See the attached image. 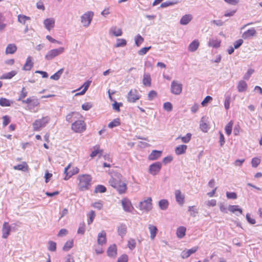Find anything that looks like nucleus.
<instances>
[{"label": "nucleus", "instance_id": "58836bf2", "mask_svg": "<svg viewBox=\"0 0 262 262\" xmlns=\"http://www.w3.org/2000/svg\"><path fill=\"white\" fill-rule=\"evenodd\" d=\"M27 95H28L27 91L26 90V89L25 87H23L21 89V90L19 93V97H18V99H17V100L18 101L22 102V101L24 100V99L27 97Z\"/></svg>", "mask_w": 262, "mask_h": 262}, {"label": "nucleus", "instance_id": "a18cd8bd", "mask_svg": "<svg viewBox=\"0 0 262 262\" xmlns=\"http://www.w3.org/2000/svg\"><path fill=\"white\" fill-rule=\"evenodd\" d=\"M110 32L115 36H120L122 35V30L116 27L112 28L110 30Z\"/></svg>", "mask_w": 262, "mask_h": 262}, {"label": "nucleus", "instance_id": "f8f14e48", "mask_svg": "<svg viewBox=\"0 0 262 262\" xmlns=\"http://www.w3.org/2000/svg\"><path fill=\"white\" fill-rule=\"evenodd\" d=\"M71 167V164H69L65 168L64 170V173L66 174V176L64 178L65 180H68L72 176L78 173L79 171V169L78 167H75L72 169V170L68 171V169H70Z\"/></svg>", "mask_w": 262, "mask_h": 262}, {"label": "nucleus", "instance_id": "3c124183", "mask_svg": "<svg viewBox=\"0 0 262 262\" xmlns=\"http://www.w3.org/2000/svg\"><path fill=\"white\" fill-rule=\"evenodd\" d=\"M127 42L125 39L123 38H118L117 39V43L115 45L116 48H119L121 47H124L126 45Z\"/></svg>", "mask_w": 262, "mask_h": 262}, {"label": "nucleus", "instance_id": "79ce46f5", "mask_svg": "<svg viewBox=\"0 0 262 262\" xmlns=\"http://www.w3.org/2000/svg\"><path fill=\"white\" fill-rule=\"evenodd\" d=\"M13 102L5 98H0V105L2 106H9Z\"/></svg>", "mask_w": 262, "mask_h": 262}, {"label": "nucleus", "instance_id": "0e129e2a", "mask_svg": "<svg viewBox=\"0 0 262 262\" xmlns=\"http://www.w3.org/2000/svg\"><path fill=\"white\" fill-rule=\"evenodd\" d=\"M136 243L134 239H130L128 241L127 246L130 250H133L136 247Z\"/></svg>", "mask_w": 262, "mask_h": 262}, {"label": "nucleus", "instance_id": "0eeeda50", "mask_svg": "<svg viewBox=\"0 0 262 262\" xmlns=\"http://www.w3.org/2000/svg\"><path fill=\"white\" fill-rule=\"evenodd\" d=\"M50 118L48 116L42 117L40 119H37L33 123V128L35 131H39L46 125L50 121Z\"/></svg>", "mask_w": 262, "mask_h": 262}, {"label": "nucleus", "instance_id": "f257e3e1", "mask_svg": "<svg viewBox=\"0 0 262 262\" xmlns=\"http://www.w3.org/2000/svg\"><path fill=\"white\" fill-rule=\"evenodd\" d=\"M77 186L80 191H84L89 190L92 184V178L89 174H79L77 178Z\"/></svg>", "mask_w": 262, "mask_h": 262}, {"label": "nucleus", "instance_id": "39448f33", "mask_svg": "<svg viewBox=\"0 0 262 262\" xmlns=\"http://www.w3.org/2000/svg\"><path fill=\"white\" fill-rule=\"evenodd\" d=\"M94 13L93 11H89L83 14L80 17L81 23L85 28H88L91 24Z\"/></svg>", "mask_w": 262, "mask_h": 262}, {"label": "nucleus", "instance_id": "b1692460", "mask_svg": "<svg viewBox=\"0 0 262 262\" xmlns=\"http://www.w3.org/2000/svg\"><path fill=\"white\" fill-rule=\"evenodd\" d=\"M17 46L14 43H9L5 50L6 54H13L17 51Z\"/></svg>", "mask_w": 262, "mask_h": 262}, {"label": "nucleus", "instance_id": "69168bd1", "mask_svg": "<svg viewBox=\"0 0 262 262\" xmlns=\"http://www.w3.org/2000/svg\"><path fill=\"white\" fill-rule=\"evenodd\" d=\"M226 196L228 199H236L237 198V194L234 192H227Z\"/></svg>", "mask_w": 262, "mask_h": 262}, {"label": "nucleus", "instance_id": "13d9d810", "mask_svg": "<svg viewBox=\"0 0 262 262\" xmlns=\"http://www.w3.org/2000/svg\"><path fill=\"white\" fill-rule=\"evenodd\" d=\"M157 97V93L154 90L149 91L148 94V100L151 101Z\"/></svg>", "mask_w": 262, "mask_h": 262}, {"label": "nucleus", "instance_id": "f704fd0d", "mask_svg": "<svg viewBox=\"0 0 262 262\" xmlns=\"http://www.w3.org/2000/svg\"><path fill=\"white\" fill-rule=\"evenodd\" d=\"M127 227L124 224H121L118 228V234L123 237L126 233Z\"/></svg>", "mask_w": 262, "mask_h": 262}, {"label": "nucleus", "instance_id": "aec40b11", "mask_svg": "<svg viewBox=\"0 0 262 262\" xmlns=\"http://www.w3.org/2000/svg\"><path fill=\"white\" fill-rule=\"evenodd\" d=\"M198 250V247H193L187 250H184L181 254L182 258L185 259L189 257L192 254L194 253Z\"/></svg>", "mask_w": 262, "mask_h": 262}, {"label": "nucleus", "instance_id": "6ab92c4d", "mask_svg": "<svg viewBox=\"0 0 262 262\" xmlns=\"http://www.w3.org/2000/svg\"><path fill=\"white\" fill-rule=\"evenodd\" d=\"M79 118H82V116L77 112H72L66 116V120L69 122H71L73 121H75L76 119H79Z\"/></svg>", "mask_w": 262, "mask_h": 262}, {"label": "nucleus", "instance_id": "2f4dec72", "mask_svg": "<svg viewBox=\"0 0 262 262\" xmlns=\"http://www.w3.org/2000/svg\"><path fill=\"white\" fill-rule=\"evenodd\" d=\"M151 79L150 77V75L149 73H145L143 75V84L144 85L146 86H151Z\"/></svg>", "mask_w": 262, "mask_h": 262}, {"label": "nucleus", "instance_id": "ea45409f", "mask_svg": "<svg viewBox=\"0 0 262 262\" xmlns=\"http://www.w3.org/2000/svg\"><path fill=\"white\" fill-rule=\"evenodd\" d=\"M15 170L26 171L28 169V165L26 162H23L21 164H18L13 167Z\"/></svg>", "mask_w": 262, "mask_h": 262}, {"label": "nucleus", "instance_id": "4be33fe9", "mask_svg": "<svg viewBox=\"0 0 262 262\" xmlns=\"http://www.w3.org/2000/svg\"><path fill=\"white\" fill-rule=\"evenodd\" d=\"M200 127L201 130L204 133H207L209 129L208 121L207 120L206 117H203L201 118Z\"/></svg>", "mask_w": 262, "mask_h": 262}, {"label": "nucleus", "instance_id": "864d4df0", "mask_svg": "<svg viewBox=\"0 0 262 262\" xmlns=\"http://www.w3.org/2000/svg\"><path fill=\"white\" fill-rule=\"evenodd\" d=\"M48 249L50 251L55 252L56 250V243L55 242L49 241L48 242Z\"/></svg>", "mask_w": 262, "mask_h": 262}, {"label": "nucleus", "instance_id": "4468645a", "mask_svg": "<svg viewBox=\"0 0 262 262\" xmlns=\"http://www.w3.org/2000/svg\"><path fill=\"white\" fill-rule=\"evenodd\" d=\"M55 19L53 17L45 19L43 20L45 28L48 31L52 30L55 26Z\"/></svg>", "mask_w": 262, "mask_h": 262}, {"label": "nucleus", "instance_id": "7ed1b4c3", "mask_svg": "<svg viewBox=\"0 0 262 262\" xmlns=\"http://www.w3.org/2000/svg\"><path fill=\"white\" fill-rule=\"evenodd\" d=\"M24 104H27L28 110L31 112H36L35 108L38 106L39 104V101L35 96H32L28 98L25 100L22 101Z\"/></svg>", "mask_w": 262, "mask_h": 262}, {"label": "nucleus", "instance_id": "423d86ee", "mask_svg": "<svg viewBox=\"0 0 262 262\" xmlns=\"http://www.w3.org/2000/svg\"><path fill=\"white\" fill-rule=\"evenodd\" d=\"M71 129L75 133H82L86 129V124L82 119L75 120L72 124Z\"/></svg>", "mask_w": 262, "mask_h": 262}, {"label": "nucleus", "instance_id": "473e14b6", "mask_svg": "<svg viewBox=\"0 0 262 262\" xmlns=\"http://www.w3.org/2000/svg\"><path fill=\"white\" fill-rule=\"evenodd\" d=\"M187 148L186 145H180L176 147L175 148V152L177 155H180L184 154Z\"/></svg>", "mask_w": 262, "mask_h": 262}, {"label": "nucleus", "instance_id": "6e6d98bb", "mask_svg": "<svg viewBox=\"0 0 262 262\" xmlns=\"http://www.w3.org/2000/svg\"><path fill=\"white\" fill-rule=\"evenodd\" d=\"M95 216H96L95 212L93 210H91L88 214V216L89 217V219L88 220V224L89 225H90L93 223Z\"/></svg>", "mask_w": 262, "mask_h": 262}, {"label": "nucleus", "instance_id": "de8ad7c7", "mask_svg": "<svg viewBox=\"0 0 262 262\" xmlns=\"http://www.w3.org/2000/svg\"><path fill=\"white\" fill-rule=\"evenodd\" d=\"M73 246V240H70L67 241L64 245L62 250L64 251H68Z\"/></svg>", "mask_w": 262, "mask_h": 262}, {"label": "nucleus", "instance_id": "603ef678", "mask_svg": "<svg viewBox=\"0 0 262 262\" xmlns=\"http://www.w3.org/2000/svg\"><path fill=\"white\" fill-rule=\"evenodd\" d=\"M106 191V187L102 185H98L95 187V193H104Z\"/></svg>", "mask_w": 262, "mask_h": 262}, {"label": "nucleus", "instance_id": "9b49d317", "mask_svg": "<svg viewBox=\"0 0 262 262\" xmlns=\"http://www.w3.org/2000/svg\"><path fill=\"white\" fill-rule=\"evenodd\" d=\"M162 164L160 162H156L149 166V172L152 176H156L160 171Z\"/></svg>", "mask_w": 262, "mask_h": 262}, {"label": "nucleus", "instance_id": "e2e57ef3", "mask_svg": "<svg viewBox=\"0 0 262 262\" xmlns=\"http://www.w3.org/2000/svg\"><path fill=\"white\" fill-rule=\"evenodd\" d=\"M163 108L167 112H171L172 110V105L170 102H166L163 104Z\"/></svg>", "mask_w": 262, "mask_h": 262}, {"label": "nucleus", "instance_id": "09e8293b", "mask_svg": "<svg viewBox=\"0 0 262 262\" xmlns=\"http://www.w3.org/2000/svg\"><path fill=\"white\" fill-rule=\"evenodd\" d=\"M120 125V119L119 118H116L108 123V127L110 128H113L115 127L119 126Z\"/></svg>", "mask_w": 262, "mask_h": 262}, {"label": "nucleus", "instance_id": "c03bdc74", "mask_svg": "<svg viewBox=\"0 0 262 262\" xmlns=\"http://www.w3.org/2000/svg\"><path fill=\"white\" fill-rule=\"evenodd\" d=\"M143 41V37L139 34L135 37V43L137 47H140Z\"/></svg>", "mask_w": 262, "mask_h": 262}, {"label": "nucleus", "instance_id": "dca6fc26", "mask_svg": "<svg viewBox=\"0 0 262 262\" xmlns=\"http://www.w3.org/2000/svg\"><path fill=\"white\" fill-rule=\"evenodd\" d=\"M106 232L102 230L98 234L97 244L99 245L103 246L106 244Z\"/></svg>", "mask_w": 262, "mask_h": 262}, {"label": "nucleus", "instance_id": "c9c22d12", "mask_svg": "<svg viewBox=\"0 0 262 262\" xmlns=\"http://www.w3.org/2000/svg\"><path fill=\"white\" fill-rule=\"evenodd\" d=\"M169 206V202L166 199H162L159 202V208L162 210H166Z\"/></svg>", "mask_w": 262, "mask_h": 262}, {"label": "nucleus", "instance_id": "37998d69", "mask_svg": "<svg viewBox=\"0 0 262 262\" xmlns=\"http://www.w3.org/2000/svg\"><path fill=\"white\" fill-rule=\"evenodd\" d=\"M178 1H167L165 2L162 3L161 5V8H166L169 6H173L174 5H176L178 3Z\"/></svg>", "mask_w": 262, "mask_h": 262}, {"label": "nucleus", "instance_id": "338daca9", "mask_svg": "<svg viewBox=\"0 0 262 262\" xmlns=\"http://www.w3.org/2000/svg\"><path fill=\"white\" fill-rule=\"evenodd\" d=\"M254 72V70L252 69H250L248 70L247 72L244 76L243 78L245 80H248L251 77V75Z\"/></svg>", "mask_w": 262, "mask_h": 262}, {"label": "nucleus", "instance_id": "e433bc0d", "mask_svg": "<svg viewBox=\"0 0 262 262\" xmlns=\"http://www.w3.org/2000/svg\"><path fill=\"white\" fill-rule=\"evenodd\" d=\"M208 45L209 47L216 48L220 46L221 41L216 39H210L208 43Z\"/></svg>", "mask_w": 262, "mask_h": 262}, {"label": "nucleus", "instance_id": "cd10ccee", "mask_svg": "<svg viewBox=\"0 0 262 262\" xmlns=\"http://www.w3.org/2000/svg\"><path fill=\"white\" fill-rule=\"evenodd\" d=\"M247 88V84L244 80H240L237 85V91L240 93L245 92Z\"/></svg>", "mask_w": 262, "mask_h": 262}, {"label": "nucleus", "instance_id": "2eb2a0df", "mask_svg": "<svg viewBox=\"0 0 262 262\" xmlns=\"http://www.w3.org/2000/svg\"><path fill=\"white\" fill-rule=\"evenodd\" d=\"M256 35V31L255 28H252L244 32L242 37L244 39H249L252 37L255 36Z\"/></svg>", "mask_w": 262, "mask_h": 262}, {"label": "nucleus", "instance_id": "5701e85b", "mask_svg": "<svg viewBox=\"0 0 262 262\" xmlns=\"http://www.w3.org/2000/svg\"><path fill=\"white\" fill-rule=\"evenodd\" d=\"M162 155V151L154 150L149 155L148 159L149 160L154 161L158 159Z\"/></svg>", "mask_w": 262, "mask_h": 262}, {"label": "nucleus", "instance_id": "a19ab883", "mask_svg": "<svg viewBox=\"0 0 262 262\" xmlns=\"http://www.w3.org/2000/svg\"><path fill=\"white\" fill-rule=\"evenodd\" d=\"M63 71H64L63 68L60 69L57 72H56L54 74L52 75L50 77V78L51 79H53L54 80H58L61 77Z\"/></svg>", "mask_w": 262, "mask_h": 262}, {"label": "nucleus", "instance_id": "9d476101", "mask_svg": "<svg viewBox=\"0 0 262 262\" xmlns=\"http://www.w3.org/2000/svg\"><path fill=\"white\" fill-rule=\"evenodd\" d=\"M140 98V96L136 89L130 90L127 95V101L130 103H135Z\"/></svg>", "mask_w": 262, "mask_h": 262}, {"label": "nucleus", "instance_id": "49530a36", "mask_svg": "<svg viewBox=\"0 0 262 262\" xmlns=\"http://www.w3.org/2000/svg\"><path fill=\"white\" fill-rule=\"evenodd\" d=\"M16 74H17V72L16 71H11V72H9L8 73L3 74L2 78L6 79H9L12 78L15 75H16Z\"/></svg>", "mask_w": 262, "mask_h": 262}, {"label": "nucleus", "instance_id": "bb28decb", "mask_svg": "<svg viewBox=\"0 0 262 262\" xmlns=\"http://www.w3.org/2000/svg\"><path fill=\"white\" fill-rule=\"evenodd\" d=\"M200 42L198 39L192 41L188 46V50L190 52H193L195 51L199 48Z\"/></svg>", "mask_w": 262, "mask_h": 262}, {"label": "nucleus", "instance_id": "393cba45", "mask_svg": "<svg viewBox=\"0 0 262 262\" xmlns=\"http://www.w3.org/2000/svg\"><path fill=\"white\" fill-rule=\"evenodd\" d=\"M33 66V62H32V57L28 56L27 58L26 63L23 67V70L24 71H30Z\"/></svg>", "mask_w": 262, "mask_h": 262}, {"label": "nucleus", "instance_id": "20e7f679", "mask_svg": "<svg viewBox=\"0 0 262 262\" xmlns=\"http://www.w3.org/2000/svg\"><path fill=\"white\" fill-rule=\"evenodd\" d=\"M64 47H59L57 49H53L49 50L45 56L46 60L50 61L54 59L55 57L61 55L64 52Z\"/></svg>", "mask_w": 262, "mask_h": 262}, {"label": "nucleus", "instance_id": "ddd939ff", "mask_svg": "<svg viewBox=\"0 0 262 262\" xmlns=\"http://www.w3.org/2000/svg\"><path fill=\"white\" fill-rule=\"evenodd\" d=\"M122 205L124 210L127 212H131L134 209L129 200L124 198L121 200Z\"/></svg>", "mask_w": 262, "mask_h": 262}, {"label": "nucleus", "instance_id": "c85d7f7f", "mask_svg": "<svg viewBox=\"0 0 262 262\" xmlns=\"http://www.w3.org/2000/svg\"><path fill=\"white\" fill-rule=\"evenodd\" d=\"M148 229L150 232V237L151 239H154L158 232L157 228L151 224L148 225Z\"/></svg>", "mask_w": 262, "mask_h": 262}, {"label": "nucleus", "instance_id": "412c9836", "mask_svg": "<svg viewBox=\"0 0 262 262\" xmlns=\"http://www.w3.org/2000/svg\"><path fill=\"white\" fill-rule=\"evenodd\" d=\"M107 254L110 257L115 258L117 254V249L116 244L111 245L107 250Z\"/></svg>", "mask_w": 262, "mask_h": 262}, {"label": "nucleus", "instance_id": "774afa93", "mask_svg": "<svg viewBox=\"0 0 262 262\" xmlns=\"http://www.w3.org/2000/svg\"><path fill=\"white\" fill-rule=\"evenodd\" d=\"M128 259V256L126 254H124L118 258L117 262H127Z\"/></svg>", "mask_w": 262, "mask_h": 262}, {"label": "nucleus", "instance_id": "5fc2aeb1", "mask_svg": "<svg viewBox=\"0 0 262 262\" xmlns=\"http://www.w3.org/2000/svg\"><path fill=\"white\" fill-rule=\"evenodd\" d=\"M233 122L232 121H230L226 125L225 128V130L226 133L227 135L229 136L231 135L232 129Z\"/></svg>", "mask_w": 262, "mask_h": 262}, {"label": "nucleus", "instance_id": "6e6552de", "mask_svg": "<svg viewBox=\"0 0 262 262\" xmlns=\"http://www.w3.org/2000/svg\"><path fill=\"white\" fill-rule=\"evenodd\" d=\"M152 199L149 197L147 199L140 202L139 204V209L143 211L148 212L152 209Z\"/></svg>", "mask_w": 262, "mask_h": 262}, {"label": "nucleus", "instance_id": "72a5a7b5", "mask_svg": "<svg viewBox=\"0 0 262 262\" xmlns=\"http://www.w3.org/2000/svg\"><path fill=\"white\" fill-rule=\"evenodd\" d=\"M228 210L230 212L235 213L236 212H238L239 214L243 213V210L239 207L238 205H229L228 206Z\"/></svg>", "mask_w": 262, "mask_h": 262}, {"label": "nucleus", "instance_id": "052dcab7", "mask_svg": "<svg viewBox=\"0 0 262 262\" xmlns=\"http://www.w3.org/2000/svg\"><path fill=\"white\" fill-rule=\"evenodd\" d=\"M188 211L190 212V215L192 216H195L196 214L198 213V211L194 206H189L188 207Z\"/></svg>", "mask_w": 262, "mask_h": 262}, {"label": "nucleus", "instance_id": "680f3d73", "mask_svg": "<svg viewBox=\"0 0 262 262\" xmlns=\"http://www.w3.org/2000/svg\"><path fill=\"white\" fill-rule=\"evenodd\" d=\"M230 99L231 97L229 95L227 96L225 98L224 101V106L226 110H228L230 107Z\"/></svg>", "mask_w": 262, "mask_h": 262}, {"label": "nucleus", "instance_id": "8fccbe9b", "mask_svg": "<svg viewBox=\"0 0 262 262\" xmlns=\"http://www.w3.org/2000/svg\"><path fill=\"white\" fill-rule=\"evenodd\" d=\"M192 135L191 133H187L185 136L183 137H179L177 138V139H181L182 142L184 143H188L191 140Z\"/></svg>", "mask_w": 262, "mask_h": 262}, {"label": "nucleus", "instance_id": "7c9ffc66", "mask_svg": "<svg viewBox=\"0 0 262 262\" xmlns=\"http://www.w3.org/2000/svg\"><path fill=\"white\" fill-rule=\"evenodd\" d=\"M186 228L184 226H180L177 229L176 234L178 238H182L186 234Z\"/></svg>", "mask_w": 262, "mask_h": 262}, {"label": "nucleus", "instance_id": "a878e982", "mask_svg": "<svg viewBox=\"0 0 262 262\" xmlns=\"http://www.w3.org/2000/svg\"><path fill=\"white\" fill-rule=\"evenodd\" d=\"M192 19V16L191 14H185L183 15L180 19V23L182 25H187Z\"/></svg>", "mask_w": 262, "mask_h": 262}, {"label": "nucleus", "instance_id": "a211bd4d", "mask_svg": "<svg viewBox=\"0 0 262 262\" xmlns=\"http://www.w3.org/2000/svg\"><path fill=\"white\" fill-rule=\"evenodd\" d=\"M11 231V226L8 222H4L2 228V237L7 238L10 235Z\"/></svg>", "mask_w": 262, "mask_h": 262}, {"label": "nucleus", "instance_id": "1a4fd4ad", "mask_svg": "<svg viewBox=\"0 0 262 262\" xmlns=\"http://www.w3.org/2000/svg\"><path fill=\"white\" fill-rule=\"evenodd\" d=\"M182 84L176 80H173L171 83L170 92L172 94L179 95L182 91Z\"/></svg>", "mask_w": 262, "mask_h": 262}, {"label": "nucleus", "instance_id": "f03ea898", "mask_svg": "<svg viewBox=\"0 0 262 262\" xmlns=\"http://www.w3.org/2000/svg\"><path fill=\"white\" fill-rule=\"evenodd\" d=\"M110 185L115 188L120 194L124 193L127 189L126 184L119 179L111 178L109 180Z\"/></svg>", "mask_w": 262, "mask_h": 262}, {"label": "nucleus", "instance_id": "f3484780", "mask_svg": "<svg viewBox=\"0 0 262 262\" xmlns=\"http://www.w3.org/2000/svg\"><path fill=\"white\" fill-rule=\"evenodd\" d=\"M175 198L177 202L181 206L184 203L185 195L182 194L181 190L178 189L174 191Z\"/></svg>", "mask_w": 262, "mask_h": 262}, {"label": "nucleus", "instance_id": "c756f323", "mask_svg": "<svg viewBox=\"0 0 262 262\" xmlns=\"http://www.w3.org/2000/svg\"><path fill=\"white\" fill-rule=\"evenodd\" d=\"M94 150L91 152L90 155V157L92 158H94L97 155H99V157H100L102 154L103 150L100 149V146L98 145H96V146L93 147Z\"/></svg>", "mask_w": 262, "mask_h": 262}, {"label": "nucleus", "instance_id": "bf43d9fd", "mask_svg": "<svg viewBox=\"0 0 262 262\" xmlns=\"http://www.w3.org/2000/svg\"><path fill=\"white\" fill-rule=\"evenodd\" d=\"M151 47H144L138 51V53L139 55H144L151 49Z\"/></svg>", "mask_w": 262, "mask_h": 262}, {"label": "nucleus", "instance_id": "4c0bfd02", "mask_svg": "<svg viewBox=\"0 0 262 262\" xmlns=\"http://www.w3.org/2000/svg\"><path fill=\"white\" fill-rule=\"evenodd\" d=\"M30 19L31 18L30 17L25 15L19 14L17 16L18 21L23 25H25L26 24V21L30 20Z\"/></svg>", "mask_w": 262, "mask_h": 262}, {"label": "nucleus", "instance_id": "4d7b16f0", "mask_svg": "<svg viewBox=\"0 0 262 262\" xmlns=\"http://www.w3.org/2000/svg\"><path fill=\"white\" fill-rule=\"evenodd\" d=\"M85 225L84 222L79 224V227L77 230V233L79 234H84L85 232Z\"/></svg>", "mask_w": 262, "mask_h": 262}]
</instances>
